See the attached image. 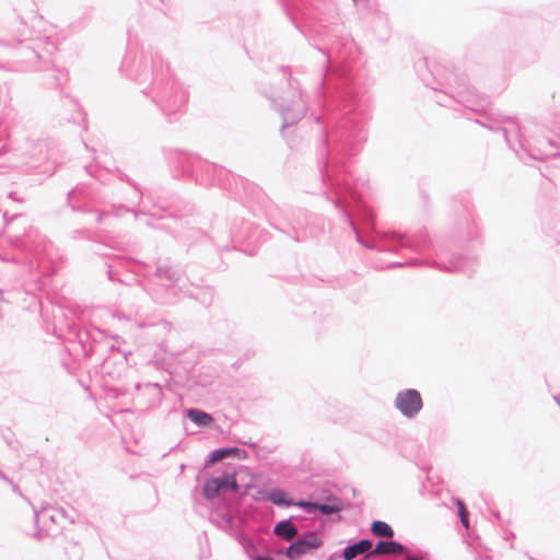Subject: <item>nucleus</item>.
<instances>
[{"mask_svg": "<svg viewBox=\"0 0 560 560\" xmlns=\"http://www.w3.org/2000/svg\"><path fill=\"white\" fill-rule=\"evenodd\" d=\"M323 145H324V172L322 178L324 182H328L329 190L327 192V199L331 200L334 207L345 218L359 244L363 245L369 249H377L380 252L395 253L399 248H410L415 252H421L427 248L429 238L427 236H419L416 238H406L405 236L397 234L396 232H383L365 241L359 233L354 221L352 219L351 211H354L366 225H373L374 217L372 211L361 200V197L357 194L350 183L339 175H330L328 167V136L326 132L323 133Z\"/></svg>", "mask_w": 560, "mask_h": 560, "instance_id": "1", "label": "nucleus"}, {"mask_svg": "<svg viewBox=\"0 0 560 560\" xmlns=\"http://www.w3.org/2000/svg\"><path fill=\"white\" fill-rule=\"evenodd\" d=\"M151 78L153 101L170 116L179 112L188 101V93L172 75L161 54L153 48L142 51L136 79L145 82Z\"/></svg>", "mask_w": 560, "mask_h": 560, "instance_id": "2", "label": "nucleus"}, {"mask_svg": "<svg viewBox=\"0 0 560 560\" xmlns=\"http://www.w3.org/2000/svg\"><path fill=\"white\" fill-rule=\"evenodd\" d=\"M0 69L8 71H30L43 69L39 60L46 59L55 50V44L49 37L18 40L14 45L7 39H0Z\"/></svg>", "mask_w": 560, "mask_h": 560, "instance_id": "3", "label": "nucleus"}, {"mask_svg": "<svg viewBox=\"0 0 560 560\" xmlns=\"http://www.w3.org/2000/svg\"><path fill=\"white\" fill-rule=\"evenodd\" d=\"M478 124L491 131H500L520 160L525 158L533 160L553 159L560 160V153L552 152L555 143L548 139L537 140L535 143L521 139L517 122L510 117H501L499 119L488 118L486 121L477 120Z\"/></svg>", "mask_w": 560, "mask_h": 560, "instance_id": "4", "label": "nucleus"}, {"mask_svg": "<svg viewBox=\"0 0 560 560\" xmlns=\"http://www.w3.org/2000/svg\"><path fill=\"white\" fill-rule=\"evenodd\" d=\"M336 137L337 144L332 159L338 163L342 162L346 155L354 154L366 139L362 122L357 116L347 117Z\"/></svg>", "mask_w": 560, "mask_h": 560, "instance_id": "5", "label": "nucleus"}, {"mask_svg": "<svg viewBox=\"0 0 560 560\" xmlns=\"http://www.w3.org/2000/svg\"><path fill=\"white\" fill-rule=\"evenodd\" d=\"M445 84L452 91V98L456 100L464 107L474 112H485L490 105L488 96L478 94L468 85L464 78L454 72H447L444 77Z\"/></svg>", "mask_w": 560, "mask_h": 560, "instance_id": "6", "label": "nucleus"}, {"mask_svg": "<svg viewBox=\"0 0 560 560\" xmlns=\"http://www.w3.org/2000/svg\"><path fill=\"white\" fill-rule=\"evenodd\" d=\"M472 262H474V260L468 257H464L462 255H453L448 259L447 262H444L442 260L441 261H436V260L421 261L419 259H411V260L405 261V262H401V261L394 262L390 265V267L424 266L425 265L429 267L436 268L444 272H465L471 267Z\"/></svg>", "mask_w": 560, "mask_h": 560, "instance_id": "7", "label": "nucleus"}, {"mask_svg": "<svg viewBox=\"0 0 560 560\" xmlns=\"http://www.w3.org/2000/svg\"><path fill=\"white\" fill-rule=\"evenodd\" d=\"M394 407L405 418L415 419L423 408V400L419 390L406 388L397 393Z\"/></svg>", "mask_w": 560, "mask_h": 560, "instance_id": "8", "label": "nucleus"}, {"mask_svg": "<svg viewBox=\"0 0 560 560\" xmlns=\"http://www.w3.org/2000/svg\"><path fill=\"white\" fill-rule=\"evenodd\" d=\"M192 172L196 179L201 185H220L226 187L224 178L229 176V172L215 164L197 160L194 165Z\"/></svg>", "mask_w": 560, "mask_h": 560, "instance_id": "9", "label": "nucleus"}, {"mask_svg": "<svg viewBox=\"0 0 560 560\" xmlns=\"http://www.w3.org/2000/svg\"><path fill=\"white\" fill-rule=\"evenodd\" d=\"M323 540L314 530H308L291 542L284 550L287 558L291 560L300 559L302 556L322 547Z\"/></svg>", "mask_w": 560, "mask_h": 560, "instance_id": "10", "label": "nucleus"}, {"mask_svg": "<svg viewBox=\"0 0 560 560\" xmlns=\"http://www.w3.org/2000/svg\"><path fill=\"white\" fill-rule=\"evenodd\" d=\"M34 518L36 524H43L46 532L52 530L54 526L63 527L67 521L72 523L63 509L55 506H44L35 511Z\"/></svg>", "mask_w": 560, "mask_h": 560, "instance_id": "11", "label": "nucleus"}, {"mask_svg": "<svg viewBox=\"0 0 560 560\" xmlns=\"http://www.w3.org/2000/svg\"><path fill=\"white\" fill-rule=\"evenodd\" d=\"M279 112L282 116L283 124L281 127V131L302 119L306 112V103L302 92L298 93V98L292 102L281 105Z\"/></svg>", "mask_w": 560, "mask_h": 560, "instance_id": "12", "label": "nucleus"}, {"mask_svg": "<svg viewBox=\"0 0 560 560\" xmlns=\"http://www.w3.org/2000/svg\"><path fill=\"white\" fill-rule=\"evenodd\" d=\"M155 276L165 280L168 287H178L183 280V273L179 268L173 266L170 261H159L156 265Z\"/></svg>", "mask_w": 560, "mask_h": 560, "instance_id": "13", "label": "nucleus"}, {"mask_svg": "<svg viewBox=\"0 0 560 560\" xmlns=\"http://www.w3.org/2000/svg\"><path fill=\"white\" fill-rule=\"evenodd\" d=\"M310 219L311 215H308L306 212L302 210H298L296 212L293 213V219L290 221V224L295 231V235L293 236V238L296 242H302L306 240L308 236L313 235L312 231H307V224Z\"/></svg>", "mask_w": 560, "mask_h": 560, "instance_id": "14", "label": "nucleus"}, {"mask_svg": "<svg viewBox=\"0 0 560 560\" xmlns=\"http://www.w3.org/2000/svg\"><path fill=\"white\" fill-rule=\"evenodd\" d=\"M258 494L262 501H269L277 506L289 508L295 505V501L288 498L287 492L279 488L262 489L258 491Z\"/></svg>", "mask_w": 560, "mask_h": 560, "instance_id": "15", "label": "nucleus"}, {"mask_svg": "<svg viewBox=\"0 0 560 560\" xmlns=\"http://www.w3.org/2000/svg\"><path fill=\"white\" fill-rule=\"evenodd\" d=\"M406 551V547L396 540H380L376 542L374 549H372L365 557H374L381 555L398 556Z\"/></svg>", "mask_w": 560, "mask_h": 560, "instance_id": "16", "label": "nucleus"}, {"mask_svg": "<svg viewBox=\"0 0 560 560\" xmlns=\"http://www.w3.org/2000/svg\"><path fill=\"white\" fill-rule=\"evenodd\" d=\"M231 456L238 459H246L248 457V453L247 451L235 446L217 448L209 454L206 464L211 465Z\"/></svg>", "mask_w": 560, "mask_h": 560, "instance_id": "17", "label": "nucleus"}, {"mask_svg": "<svg viewBox=\"0 0 560 560\" xmlns=\"http://www.w3.org/2000/svg\"><path fill=\"white\" fill-rule=\"evenodd\" d=\"M293 517L278 522L273 527V534L284 541H292L299 534L298 527L292 523Z\"/></svg>", "mask_w": 560, "mask_h": 560, "instance_id": "18", "label": "nucleus"}, {"mask_svg": "<svg viewBox=\"0 0 560 560\" xmlns=\"http://www.w3.org/2000/svg\"><path fill=\"white\" fill-rule=\"evenodd\" d=\"M372 546H373V544H372V541L370 539L363 538V539H360L359 541H357L354 544L348 545L342 550L341 556H342V558L345 560H353L354 558H357L360 555H363L365 552H370Z\"/></svg>", "mask_w": 560, "mask_h": 560, "instance_id": "19", "label": "nucleus"}, {"mask_svg": "<svg viewBox=\"0 0 560 560\" xmlns=\"http://www.w3.org/2000/svg\"><path fill=\"white\" fill-rule=\"evenodd\" d=\"M219 486V491L221 494H225L226 492H236L238 490V485L234 474H223L219 477H213Z\"/></svg>", "mask_w": 560, "mask_h": 560, "instance_id": "20", "label": "nucleus"}, {"mask_svg": "<svg viewBox=\"0 0 560 560\" xmlns=\"http://www.w3.org/2000/svg\"><path fill=\"white\" fill-rule=\"evenodd\" d=\"M187 417L198 427L207 428L213 423V417L200 409L190 408L187 410Z\"/></svg>", "mask_w": 560, "mask_h": 560, "instance_id": "21", "label": "nucleus"}, {"mask_svg": "<svg viewBox=\"0 0 560 560\" xmlns=\"http://www.w3.org/2000/svg\"><path fill=\"white\" fill-rule=\"evenodd\" d=\"M328 501H330L331 503H317V511L320 512L323 515L336 514L342 510L340 499L337 498L336 495L328 497Z\"/></svg>", "mask_w": 560, "mask_h": 560, "instance_id": "22", "label": "nucleus"}, {"mask_svg": "<svg viewBox=\"0 0 560 560\" xmlns=\"http://www.w3.org/2000/svg\"><path fill=\"white\" fill-rule=\"evenodd\" d=\"M371 532L376 537L390 539L394 536L393 528L383 521H373L371 524Z\"/></svg>", "mask_w": 560, "mask_h": 560, "instance_id": "23", "label": "nucleus"}, {"mask_svg": "<svg viewBox=\"0 0 560 560\" xmlns=\"http://www.w3.org/2000/svg\"><path fill=\"white\" fill-rule=\"evenodd\" d=\"M219 486L217 485V481L214 480V478H209L205 481L203 483V487H202V494L203 497L209 500V501H212L214 500L217 497L221 495L220 491H219Z\"/></svg>", "mask_w": 560, "mask_h": 560, "instance_id": "24", "label": "nucleus"}, {"mask_svg": "<svg viewBox=\"0 0 560 560\" xmlns=\"http://www.w3.org/2000/svg\"><path fill=\"white\" fill-rule=\"evenodd\" d=\"M79 194V189L75 188V189H72L68 192V201L71 206V209L72 211H75V212H88L89 209L83 207V206H80L75 202L72 201V199Z\"/></svg>", "mask_w": 560, "mask_h": 560, "instance_id": "25", "label": "nucleus"}, {"mask_svg": "<svg viewBox=\"0 0 560 560\" xmlns=\"http://www.w3.org/2000/svg\"><path fill=\"white\" fill-rule=\"evenodd\" d=\"M238 540L247 555L249 553V551L256 550V545L247 535L241 534Z\"/></svg>", "mask_w": 560, "mask_h": 560, "instance_id": "26", "label": "nucleus"}, {"mask_svg": "<svg viewBox=\"0 0 560 560\" xmlns=\"http://www.w3.org/2000/svg\"><path fill=\"white\" fill-rule=\"evenodd\" d=\"M317 503L318 502L300 500V501L295 502V505L302 508L306 513L311 514V513H314L315 511H317V508H318Z\"/></svg>", "mask_w": 560, "mask_h": 560, "instance_id": "27", "label": "nucleus"}, {"mask_svg": "<svg viewBox=\"0 0 560 560\" xmlns=\"http://www.w3.org/2000/svg\"><path fill=\"white\" fill-rule=\"evenodd\" d=\"M148 390H151L154 395L156 402L160 404L162 400V388L159 386V384H152L149 383L144 386Z\"/></svg>", "mask_w": 560, "mask_h": 560, "instance_id": "28", "label": "nucleus"}, {"mask_svg": "<svg viewBox=\"0 0 560 560\" xmlns=\"http://www.w3.org/2000/svg\"><path fill=\"white\" fill-rule=\"evenodd\" d=\"M54 80H55L57 86H61L63 84V82L67 80V73L65 71H58L54 75Z\"/></svg>", "mask_w": 560, "mask_h": 560, "instance_id": "29", "label": "nucleus"}, {"mask_svg": "<svg viewBox=\"0 0 560 560\" xmlns=\"http://www.w3.org/2000/svg\"><path fill=\"white\" fill-rule=\"evenodd\" d=\"M89 236H90V233L86 230H75L72 232L73 240L85 238Z\"/></svg>", "mask_w": 560, "mask_h": 560, "instance_id": "30", "label": "nucleus"}, {"mask_svg": "<svg viewBox=\"0 0 560 560\" xmlns=\"http://www.w3.org/2000/svg\"><path fill=\"white\" fill-rule=\"evenodd\" d=\"M457 509H458V516L460 517V515L463 516H467L468 515V511L464 504L463 501L460 500H457Z\"/></svg>", "mask_w": 560, "mask_h": 560, "instance_id": "31", "label": "nucleus"}, {"mask_svg": "<svg viewBox=\"0 0 560 560\" xmlns=\"http://www.w3.org/2000/svg\"><path fill=\"white\" fill-rule=\"evenodd\" d=\"M109 214H110V212H109V211H102V212H100V213L97 214V217H96V222H97V223H102V222H103V219H104L105 217L109 215Z\"/></svg>", "mask_w": 560, "mask_h": 560, "instance_id": "32", "label": "nucleus"}, {"mask_svg": "<svg viewBox=\"0 0 560 560\" xmlns=\"http://www.w3.org/2000/svg\"><path fill=\"white\" fill-rule=\"evenodd\" d=\"M0 479L7 482L8 485L12 483V479L9 478L2 470H0Z\"/></svg>", "mask_w": 560, "mask_h": 560, "instance_id": "33", "label": "nucleus"}, {"mask_svg": "<svg viewBox=\"0 0 560 560\" xmlns=\"http://www.w3.org/2000/svg\"><path fill=\"white\" fill-rule=\"evenodd\" d=\"M459 520H460L462 525H463L464 527L468 528V526H469L468 515H467V516H463V515H460Z\"/></svg>", "mask_w": 560, "mask_h": 560, "instance_id": "34", "label": "nucleus"}, {"mask_svg": "<svg viewBox=\"0 0 560 560\" xmlns=\"http://www.w3.org/2000/svg\"><path fill=\"white\" fill-rule=\"evenodd\" d=\"M147 225H148V226H150V228H156V229H163V228H165V225L156 224V223H154L152 220H148V221H147Z\"/></svg>", "mask_w": 560, "mask_h": 560, "instance_id": "35", "label": "nucleus"}, {"mask_svg": "<svg viewBox=\"0 0 560 560\" xmlns=\"http://www.w3.org/2000/svg\"><path fill=\"white\" fill-rule=\"evenodd\" d=\"M250 560H273L271 557H265V556H254L249 557Z\"/></svg>", "mask_w": 560, "mask_h": 560, "instance_id": "36", "label": "nucleus"}, {"mask_svg": "<svg viewBox=\"0 0 560 560\" xmlns=\"http://www.w3.org/2000/svg\"><path fill=\"white\" fill-rule=\"evenodd\" d=\"M8 197L14 201H19V202L23 201L22 199L18 198L16 192H14V191L9 192Z\"/></svg>", "mask_w": 560, "mask_h": 560, "instance_id": "37", "label": "nucleus"}, {"mask_svg": "<svg viewBox=\"0 0 560 560\" xmlns=\"http://www.w3.org/2000/svg\"><path fill=\"white\" fill-rule=\"evenodd\" d=\"M9 485L11 486L14 493L22 495L20 488L13 481H12V483H9Z\"/></svg>", "mask_w": 560, "mask_h": 560, "instance_id": "38", "label": "nucleus"}, {"mask_svg": "<svg viewBox=\"0 0 560 560\" xmlns=\"http://www.w3.org/2000/svg\"><path fill=\"white\" fill-rule=\"evenodd\" d=\"M406 560H423L422 558L415 555H406Z\"/></svg>", "mask_w": 560, "mask_h": 560, "instance_id": "39", "label": "nucleus"}, {"mask_svg": "<svg viewBox=\"0 0 560 560\" xmlns=\"http://www.w3.org/2000/svg\"><path fill=\"white\" fill-rule=\"evenodd\" d=\"M553 400L556 401V404L559 406L560 408V393L559 394H556L553 395Z\"/></svg>", "mask_w": 560, "mask_h": 560, "instance_id": "40", "label": "nucleus"}, {"mask_svg": "<svg viewBox=\"0 0 560 560\" xmlns=\"http://www.w3.org/2000/svg\"><path fill=\"white\" fill-rule=\"evenodd\" d=\"M148 214L151 217V218H154V217H159L160 219H162L163 217L162 215H159L158 212H154V211H150L148 212Z\"/></svg>", "mask_w": 560, "mask_h": 560, "instance_id": "41", "label": "nucleus"}, {"mask_svg": "<svg viewBox=\"0 0 560 560\" xmlns=\"http://www.w3.org/2000/svg\"><path fill=\"white\" fill-rule=\"evenodd\" d=\"M85 170H86V172H88L89 174L93 175V172H92L93 166H92V165L85 166Z\"/></svg>", "mask_w": 560, "mask_h": 560, "instance_id": "42", "label": "nucleus"}, {"mask_svg": "<svg viewBox=\"0 0 560 560\" xmlns=\"http://www.w3.org/2000/svg\"><path fill=\"white\" fill-rule=\"evenodd\" d=\"M107 273H108V278H109L110 280H113V279H114V278H113V270H112V268H110V267H109V269H108Z\"/></svg>", "mask_w": 560, "mask_h": 560, "instance_id": "43", "label": "nucleus"}, {"mask_svg": "<svg viewBox=\"0 0 560 560\" xmlns=\"http://www.w3.org/2000/svg\"><path fill=\"white\" fill-rule=\"evenodd\" d=\"M438 103H439L440 105H447V104H446V102H442V101H440V100L438 101Z\"/></svg>", "mask_w": 560, "mask_h": 560, "instance_id": "44", "label": "nucleus"}, {"mask_svg": "<svg viewBox=\"0 0 560 560\" xmlns=\"http://www.w3.org/2000/svg\"><path fill=\"white\" fill-rule=\"evenodd\" d=\"M118 318H125V319H129L128 316H120V315H117Z\"/></svg>", "mask_w": 560, "mask_h": 560, "instance_id": "45", "label": "nucleus"}, {"mask_svg": "<svg viewBox=\"0 0 560 560\" xmlns=\"http://www.w3.org/2000/svg\"><path fill=\"white\" fill-rule=\"evenodd\" d=\"M320 120H322V117H320V116H317V117H316V121H317V122H320Z\"/></svg>", "mask_w": 560, "mask_h": 560, "instance_id": "46", "label": "nucleus"}, {"mask_svg": "<svg viewBox=\"0 0 560 560\" xmlns=\"http://www.w3.org/2000/svg\"><path fill=\"white\" fill-rule=\"evenodd\" d=\"M184 469H185V465H184V464H182V465H180V470L183 471Z\"/></svg>", "mask_w": 560, "mask_h": 560, "instance_id": "47", "label": "nucleus"}, {"mask_svg": "<svg viewBox=\"0 0 560 560\" xmlns=\"http://www.w3.org/2000/svg\"><path fill=\"white\" fill-rule=\"evenodd\" d=\"M119 209H122L124 211H129V209H128V208H122V207H120Z\"/></svg>", "mask_w": 560, "mask_h": 560, "instance_id": "48", "label": "nucleus"}]
</instances>
